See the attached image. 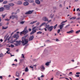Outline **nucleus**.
I'll list each match as a JSON object with an SVG mask.
<instances>
[{
  "label": "nucleus",
  "mask_w": 80,
  "mask_h": 80,
  "mask_svg": "<svg viewBox=\"0 0 80 80\" xmlns=\"http://www.w3.org/2000/svg\"><path fill=\"white\" fill-rule=\"evenodd\" d=\"M17 33L18 34H17V35H18V34H19V32H17Z\"/></svg>",
  "instance_id": "nucleus-63"
},
{
  "label": "nucleus",
  "mask_w": 80,
  "mask_h": 80,
  "mask_svg": "<svg viewBox=\"0 0 80 80\" xmlns=\"http://www.w3.org/2000/svg\"><path fill=\"white\" fill-rule=\"evenodd\" d=\"M34 38V37L33 36H31L30 38H29V41H31V40H33V39Z\"/></svg>",
  "instance_id": "nucleus-8"
},
{
  "label": "nucleus",
  "mask_w": 80,
  "mask_h": 80,
  "mask_svg": "<svg viewBox=\"0 0 80 80\" xmlns=\"http://www.w3.org/2000/svg\"><path fill=\"white\" fill-rule=\"evenodd\" d=\"M11 47H12V48L14 47V45L13 44H11Z\"/></svg>",
  "instance_id": "nucleus-41"
},
{
  "label": "nucleus",
  "mask_w": 80,
  "mask_h": 80,
  "mask_svg": "<svg viewBox=\"0 0 80 80\" xmlns=\"http://www.w3.org/2000/svg\"><path fill=\"white\" fill-rule=\"evenodd\" d=\"M57 25H58L57 24L54 26H51L49 27L48 28V31H50V32H51V31H52V30H53V28H54V29H55V28H57Z\"/></svg>",
  "instance_id": "nucleus-3"
},
{
  "label": "nucleus",
  "mask_w": 80,
  "mask_h": 80,
  "mask_svg": "<svg viewBox=\"0 0 80 80\" xmlns=\"http://www.w3.org/2000/svg\"><path fill=\"white\" fill-rule=\"evenodd\" d=\"M2 17H3V18H5V15H3V14H2Z\"/></svg>",
  "instance_id": "nucleus-35"
},
{
  "label": "nucleus",
  "mask_w": 80,
  "mask_h": 80,
  "mask_svg": "<svg viewBox=\"0 0 80 80\" xmlns=\"http://www.w3.org/2000/svg\"><path fill=\"white\" fill-rule=\"evenodd\" d=\"M27 28V27H26L24 28V30L20 32V35H22V34H23L25 35H26V34L28 32V30H26Z\"/></svg>",
  "instance_id": "nucleus-2"
},
{
  "label": "nucleus",
  "mask_w": 80,
  "mask_h": 80,
  "mask_svg": "<svg viewBox=\"0 0 80 80\" xmlns=\"http://www.w3.org/2000/svg\"><path fill=\"white\" fill-rule=\"evenodd\" d=\"M3 78V77H2V76H0V78L1 79H2V78Z\"/></svg>",
  "instance_id": "nucleus-60"
},
{
  "label": "nucleus",
  "mask_w": 80,
  "mask_h": 80,
  "mask_svg": "<svg viewBox=\"0 0 80 80\" xmlns=\"http://www.w3.org/2000/svg\"><path fill=\"white\" fill-rule=\"evenodd\" d=\"M23 4L24 6H27L28 5L29 3L28 2H24Z\"/></svg>",
  "instance_id": "nucleus-10"
},
{
  "label": "nucleus",
  "mask_w": 80,
  "mask_h": 80,
  "mask_svg": "<svg viewBox=\"0 0 80 80\" xmlns=\"http://www.w3.org/2000/svg\"><path fill=\"white\" fill-rule=\"evenodd\" d=\"M30 3H33V0H31L30 1Z\"/></svg>",
  "instance_id": "nucleus-38"
},
{
  "label": "nucleus",
  "mask_w": 80,
  "mask_h": 80,
  "mask_svg": "<svg viewBox=\"0 0 80 80\" xmlns=\"http://www.w3.org/2000/svg\"><path fill=\"white\" fill-rule=\"evenodd\" d=\"M72 19H73V20H75V19H76V17H72Z\"/></svg>",
  "instance_id": "nucleus-45"
},
{
  "label": "nucleus",
  "mask_w": 80,
  "mask_h": 80,
  "mask_svg": "<svg viewBox=\"0 0 80 80\" xmlns=\"http://www.w3.org/2000/svg\"><path fill=\"white\" fill-rule=\"evenodd\" d=\"M17 4H18V5H21L22 4V2L20 1H18L17 2Z\"/></svg>",
  "instance_id": "nucleus-16"
},
{
  "label": "nucleus",
  "mask_w": 80,
  "mask_h": 80,
  "mask_svg": "<svg viewBox=\"0 0 80 80\" xmlns=\"http://www.w3.org/2000/svg\"><path fill=\"white\" fill-rule=\"evenodd\" d=\"M32 5H33L34 6H35V3H32Z\"/></svg>",
  "instance_id": "nucleus-59"
},
{
  "label": "nucleus",
  "mask_w": 80,
  "mask_h": 80,
  "mask_svg": "<svg viewBox=\"0 0 80 80\" xmlns=\"http://www.w3.org/2000/svg\"><path fill=\"white\" fill-rule=\"evenodd\" d=\"M69 26H70V25L69 24L68 25H67L65 27V28H67V27H69Z\"/></svg>",
  "instance_id": "nucleus-43"
},
{
  "label": "nucleus",
  "mask_w": 80,
  "mask_h": 80,
  "mask_svg": "<svg viewBox=\"0 0 80 80\" xmlns=\"http://www.w3.org/2000/svg\"><path fill=\"white\" fill-rule=\"evenodd\" d=\"M27 36H28V35H26L22 37V41H21V40H19V41H16L17 40H18V38H19V36L17 35V34H16L13 36V38H16V39L12 41V43H14V42H16L17 43H14V45L16 46H20V45H22H22L24 46V45H25L26 44H27V43H28V39H26V37H27Z\"/></svg>",
  "instance_id": "nucleus-1"
},
{
  "label": "nucleus",
  "mask_w": 80,
  "mask_h": 80,
  "mask_svg": "<svg viewBox=\"0 0 80 80\" xmlns=\"http://www.w3.org/2000/svg\"><path fill=\"white\" fill-rule=\"evenodd\" d=\"M49 26H50V25H46V28H47V29H48V28Z\"/></svg>",
  "instance_id": "nucleus-31"
},
{
  "label": "nucleus",
  "mask_w": 80,
  "mask_h": 80,
  "mask_svg": "<svg viewBox=\"0 0 80 80\" xmlns=\"http://www.w3.org/2000/svg\"><path fill=\"white\" fill-rule=\"evenodd\" d=\"M4 56L5 55L2 53L0 54V57H4Z\"/></svg>",
  "instance_id": "nucleus-20"
},
{
  "label": "nucleus",
  "mask_w": 80,
  "mask_h": 80,
  "mask_svg": "<svg viewBox=\"0 0 80 80\" xmlns=\"http://www.w3.org/2000/svg\"><path fill=\"white\" fill-rule=\"evenodd\" d=\"M65 78V79H66V80H69L68 79V78Z\"/></svg>",
  "instance_id": "nucleus-64"
},
{
  "label": "nucleus",
  "mask_w": 80,
  "mask_h": 80,
  "mask_svg": "<svg viewBox=\"0 0 80 80\" xmlns=\"http://www.w3.org/2000/svg\"><path fill=\"white\" fill-rule=\"evenodd\" d=\"M33 12V10L32 11H28L26 12L25 14L27 15V14H32V13Z\"/></svg>",
  "instance_id": "nucleus-5"
},
{
  "label": "nucleus",
  "mask_w": 80,
  "mask_h": 80,
  "mask_svg": "<svg viewBox=\"0 0 80 80\" xmlns=\"http://www.w3.org/2000/svg\"><path fill=\"white\" fill-rule=\"evenodd\" d=\"M28 45V44H27V45H26L25 46V47L24 48V49H26V48H27V47Z\"/></svg>",
  "instance_id": "nucleus-42"
},
{
  "label": "nucleus",
  "mask_w": 80,
  "mask_h": 80,
  "mask_svg": "<svg viewBox=\"0 0 80 80\" xmlns=\"http://www.w3.org/2000/svg\"><path fill=\"white\" fill-rule=\"evenodd\" d=\"M7 3H8V1H5L3 2V4H7Z\"/></svg>",
  "instance_id": "nucleus-22"
},
{
  "label": "nucleus",
  "mask_w": 80,
  "mask_h": 80,
  "mask_svg": "<svg viewBox=\"0 0 80 80\" xmlns=\"http://www.w3.org/2000/svg\"><path fill=\"white\" fill-rule=\"evenodd\" d=\"M78 16H80V13H78Z\"/></svg>",
  "instance_id": "nucleus-58"
},
{
  "label": "nucleus",
  "mask_w": 80,
  "mask_h": 80,
  "mask_svg": "<svg viewBox=\"0 0 80 80\" xmlns=\"http://www.w3.org/2000/svg\"><path fill=\"white\" fill-rule=\"evenodd\" d=\"M75 77H80V75H76Z\"/></svg>",
  "instance_id": "nucleus-36"
},
{
  "label": "nucleus",
  "mask_w": 80,
  "mask_h": 80,
  "mask_svg": "<svg viewBox=\"0 0 80 80\" xmlns=\"http://www.w3.org/2000/svg\"><path fill=\"white\" fill-rule=\"evenodd\" d=\"M45 22H43L40 26V27H42V26H43V25H45Z\"/></svg>",
  "instance_id": "nucleus-24"
},
{
  "label": "nucleus",
  "mask_w": 80,
  "mask_h": 80,
  "mask_svg": "<svg viewBox=\"0 0 80 80\" xmlns=\"http://www.w3.org/2000/svg\"><path fill=\"white\" fill-rule=\"evenodd\" d=\"M41 69L42 70H45V67L43 66H41L40 67Z\"/></svg>",
  "instance_id": "nucleus-17"
},
{
  "label": "nucleus",
  "mask_w": 80,
  "mask_h": 80,
  "mask_svg": "<svg viewBox=\"0 0 80 80\" xmlns=\"http://www.w3.org/2000/svg\"><path fill=\"white\" fill-rule=\"evenodd\" d=\"M17 14V13H18V12H20V9H18L16 11Z\"/></svg>",
  "instance_id": "nucleus-32"
},
{
  "label": "nucleus",
  "mask_w": 80,
  "mask_h": 80,
  "mask_svg": "<svg viewBox=\"0 0 80 80\" xmlns=\"http://www.w3.org/2000/svg\"><path fill=\"white\" fill-rule=\"evenodd\" d=\"M6 53H8V54H10V52H8V51H7L6 52Z\"/></svg>",
  "instance_id": "nucleus-54"
},
{
  "label": "nucleus",
  "mask_w": 80,
  "mask_h": 80,
  "mask_svg": "<svg viewBox=\"0 0 80 80\" xmlns=\"http://www.w3.org/2000/svg\"><path fill=\"white\" fill-rule=\"evenodd\" d=\"M16 76L17 77L19 78L20 76V73L19 72H17L16 73Z\"/></svg>",
  "instance_id": "nucleus-6"
},
{
  "label": "nucleus",
  "mask_w": 80,
  "mask_h": 80,
  "mask_svg": "<svg viewBox=\"0 0 80 80\" xmlns=\"http://www.w3.org/2000/svg\"><path fill=\"white\" fill-rule=\"evenodd\" d=\"M52 14H51L50 16V17H51V18H53L54 16L52 15Z\"/></svg>",
  "instance_id": "nucleus-33"
},
{
  "label": "nucleus",
  "mask_w": 80,
  "mask_h": 80,
  "mask_svg": "<svg viewBox=\"0 0 80 80\" xmlns=\"http://www.w3.org/2000/svg\"><path fill=\"white\" fill-rule=\"evenodd\" d=\"M10 18H12V19H14V15H12L10 17Z\"/></svg>",
  "instance_id": "nucleus-21"
},
{
  "label": "nucleus",
  "mask_w": 80,
  "mask_h": 80,
  "mask_svg": "<svg viewBox=\"0 0 80 80\" xmlns=\"http://www.w3.org/2000/svg\"><path fill=\"white\" fill-rule=\"evenodd\" d=\"M33 23H34L33 22H30V24H33Z\"/></svg>",
  "instance_id": "nucleus-51"
},
{
  "label": "nucleus",
  "mask_w": 80,
  "mask_h": 80,
  "mask_svg": "<svg viewBox=\"0 0 80 80\" xmlns=\"http://www.w3.org/2000/svg\"><path fill=\"white\" fill-rule=\"evenodd\" d=\"M14 14H17V13H14V12H12V13H11V14L12 15H13V14H14Z\"/></svg>",
  "instance_id": "nucleus-46"
},
{
  "label": "nucleus",
  "mask_w": 80,
  "mask_h": 80,
  "mask_svg": "<svg viewBox=\"0 0 80 80\" xmlns=\"http://www.w3.org/2000/svg\"><path fill=\"white\" fill-rule=\"evenodd\" d=\"M6 49H7V50L8 51H10V48H7Z\"/></svg>",
  "instance_id": "nucleus-40"
},
{
  "label": "nucleus",
  "mask_w": 80,
  "mask_h": 80,
  "mask_svg": "<svg viewBox=\"0 0 80 80\" xmlns=\"http://www.w3.org/2000/svg\"><path fill=\"white\" fill-rule=\"evenodd\" d=\"M25 22V21H22L21 22H20V24H23V23H24Z\"/></svg>",
  "instance_id": "nucleus-28"
},
{
  "label": "nucleus",
  "mask_w": 80,
  "mask_h": 80,
  "mask_svg": "<svg viewBox=\"0 0 80 80\" xmlns=\"http://www.w3.org/2000/svg\"><path fill=\"white\" fill-rule=\"evenodd\" d=\"M36 29H34L32 30V31L31 32L30 35H32L33 34V33H35V32H36Z\"/></svg>",
  "instance_id": "nucleus-9"
},
{
  "label": "nucleus",
  "mask_w": 80,
  "mask_h": 80,
  "mask_svg": "<svg viewBox=\"0 0 80 80\" xmlns=\"http://www.w3.org/2000/svg\"><path fill=\"white\" fill-rule=\"evenodd\" d=\"M37 22V21H33V22L34 23H36V22Z\"/></svg>",
  "instance_id": "nucleus-61"
},
{
  "label": "nucleus",
  "mask_w": 80,
  "mask_h": 80,
  "mask_svg": "<svg viewBox=\"0 0 80 80\" xmlns=\"http://www.w3.org/2000/svg\"><path fill=\"white\" fill-rule=\"evenodd\" d=\"M28 30L29 31V32H31V31H32V29H31V28H29Z\"/></svg>",
  "instance_id": "nucleus-50"
},
{
  "label": "nucleus",
  "mask_w": 80,
  "mask_h": 80,
  "mask_svg": "<svg viewBox=\"0 0 80 80\" xmlns=\"http://www.w3.org/2000/svg\"><path fill=\"white\" fill-rule=\"evenodd\" d=\"M3 2V0H0V2Z\"/></svg>",
  "instance_id": "nucleus-62"
},
{
  "label": "nucleus",
  "mask_w": 80,
  "mask_h": 80,
  "mask_svg": "<svg viewBox=\"0 0 80 80\" xmlns=\"http://www.w3.org/2000/svg\"><path fill=\"white\" fill-rule=\"evenodd\" d=\"M42 32L41 31H39L38 32H37V35H38V34H42Z\"/></svg>",
  "instance_id": "nucleus-25"
},
{
  "label": "nucleus",
  "mask_w": 80,
  "mask_h": 80,
  "mask_svg": "<svg viewBox=\"0 0 80 80\" xmlns=\"http://www.w3.org/2000/svg\"><path fill=\"white\" fill-rule=\"evenodd\" d=\"M3 7L7 10H9L10 8V6L8 5H4Z\"/></svg>",
  "instance_id": "nucleus-4"
},
{
  "label": "nucleus",
  "mask_w": 80,
  "mask_h": 80,
  "mask_svg": "<svg viewBox=\"0 0 80 80\" xmlns=\"http://www.w3.org/2000/svg\"><path fill=\"white\" fill-rule=\"evenodd\" d=\"M45 42H48V43H51L52 42L50 41V40H46L45 41Z\"/></svg>",
  "instance_id": "nucleus-26"
},
{
  "label": "nucleus",
  "mask_w": 80,
  "mask_h": 80,
  "mask_svg": "<svg viewBox=\"0 0 80 80\" xmlns=\"http://www.w3.org/2000/svg\"><path fill=\"white\" fill-rule=\"evenodd\" d=\"M79 32H80V30L76 31L75 33L77 34V33H79Z\"/></svg>",
  "instance_id": "nucleus-30"
},
{
  "label": "nucleus",
  "mask_w": 80,
  "mask_h": 80,
  "mask_svg": "<svg viewBox=\"0 0 80 80\" xmlns=\"http://www.w3.org/2000/svg\"><path fill=\"white\" fill-rule=\"evenodd\" d=\"M14 18H16V19H17H17L18 18V16L17 15H14Z\"/></svg>",
  "instance_id": "nucleus-27"
},
{
  "label": "nucleus",
  "mask_w": 80,
  "mask_h": 80,
  "mask_svg": "<svg viewBox=\"0 0 80 80\" xmlns=\"http://www.w3.org/2000/svg\"><path fill=\"white\" fill-rule=\"evenodd\" d=\"M33 62H37V59H34L33 60Z\"/></svg>",
  "instance_id": "nucleus-44"
},
{
  "label": "nucleus",
  "mask_w": 80,
  "mask_h": 80,
  "mask_svg": "<svg viewBox=\"0 0 80 80\" xmlns=\"http://www.w3.org/2000/svg\"><path fill=\"white\" fill-rule=\"evenodd\" d=\"M59 74H60L59 72H57L56 73V74L57 75H59Z\"/></svg>",
  "instance_id": "nucleus-39"
},
{
  "label": "nucleus",
  "mask_w": 80,
  "mask_h": 80,
  "mask_svg": "<svg viewBox=\"0 0 80 80\" xmlns=\"http://www.w3.org/2000/svg\"><path fill=\"white\" fill-rule=\"evenodd\" d=\"M64 25H65V24H61L60 25L59 27L61 30H62V28L63 27V26H64Z\"/></svg>",
  "instance_id": "nucleus-11"
},
{
  "label": "nucleus",
  "mask_w": 80,
  "mask_h": 80,
  "mask_svg": "<svg viewBox=\"0 0 80 80\" xmlns=\"http://www.w3.org/2000/svg\"><path fill=\"white\" fill-rule=\"evenodd\" d=\"M80 73L79 72H77L76 73V74H77V75H79V74H80Z\"/></svg>",
  "instance_id": "nucleus-49"
},
{
  "label": "nucleus",
  "mask_w": 80,
  "mask_h": 80,
  "mask_svg": "<svg viewBox=\"0 0 80 80\" xmlns=\"http://www.w3.org/2000/svg\"><path fill=\"white\" fill-rule=\"evenodd\" d=\"M5 20H7V21H8H8H9L10 20V19H5Z\"/></svg>",
  "instance_id": "nucleus-52"
},
{
  "label": "nucleus",
  "mask_w": 80,
  "mask_h": 80,
  "mask_svg": "<svg viewBox=\"0 0 80 80\" xmlns=\"http://www.w3.org/2000/svg\"><path fill=\"white\" fill-rule=\"evenodd\" d=\"M80 18H77V20H80Z\"/></svg>",
  "instance_id": "nucleus-57"
},
{
  "label": "nucleus",
  "mask_w": 80,
  "mask_h": 80,
  "mask_svg": "<svg viewBox=\"0 0 80 80\" xmlns=\"http://www.w3.org/2000/svg\"><path fill=\"white\" fill-rule=\"evenodd\" d=\"M22 58H25V57H24V54H22Z\"/></svg>",
  "instance_id": "nucleus-37"
},
{
  "label": "nucleus",
  "mask_w": 80,
  "mask_h": 80,
  "mask_svg": "<svg viewBox=\"0 0 80 80\" xmlns=\"http://www.w3.org/2000/svg\"><path fill=\"white\" fill-rule=\"evenodd\" d=\"M25 72H27L28 71V67H27L25 69Z\"/></svg>",
  "instance_id": "nucleus-23"
},
{
  "label": "nucleus",
  "mask_w": 80,
  "mask_h": 80,
  "mask_svg": "<svg viewBox=\"0 0 80 80\" xmlns=\"http://www.w3.org/2000/svg\"><path fill=\"white\" fill-rule=\"evenodd\" d=\"M50 63H51V62H47L45 63V65L46 66H48L50 65Z\"/></svg>",
  "instance_id": "nucleus-15"
},
{
  "label": "nucleus",
  "mask_w": 80,
  "mask_h": 80,
  "mask_svg": "<svg viewBox=\"0 0 80 80\" xmlns=\"http://www.w3.org/2000/svg\"><path fill=\"white\" fill-rule=\"evenodd\" d=\"M38 80H41L40 79V77H38Z\"/></svg>",
  "instance_id": "nucleus-55"
},
{
  "label": "nucleus",
  "mask_w": 80,
  "mask_h": 80,
  "mask_svg": "<svg viewBox=\"0 0 80 80\" xmlns=\"http://www.w3.org/2000/svg\"><path fill=\"white\" fill-rule=\"evenodd\" d=\"M39 24H40V22H38V23H37L36 25H38Z\"/></svg>",
  "instance_id": "nucleus-48"
},
{
  "label": "nucleus",
  "mask_w": 80,
  "mask_h": 80,
  "mask_svg": "<svg viewBox=\"0 0 80 80\" xmlns=\"http://www.w3.org/2000/svg\"><path fill=\"white\" fill-rule=\"evenodd\" d=\"M35 2L36 3H37L38 5H39V4L40 3V1L38 0H36Z\"/></svg>",
  "instance_id": "nucleus-13"
},
{
  "label": "nucleus",
  "mask_w": 80,
  "mask_h": 80,
  "mask_svg": "<svg viewBox=\"0 0 80 80\" xmlns=\"http://www.w3.org/2000/svg\"><path fill=\"white\" fill-rule=\"evenodd\" d=\"M8 26H6L5 27H4L3 26L2 27V29L4 30H5L6 29H7V28H8Z\"/></svg>",
  "instance_id": "nucleus-19"
},
{
  "label": "nucleus",
  "mask_w": 80,
  "mask_h": 80,
  "mask_svg": "<svg viewBox=\"0 0 80 80\" xmlns=\"http://www.w3.org/2000/svg\"><path fill=\"white\" fill-rule=\"evenodd\" d=\"M60 32V29H59L58 31V33H59Z\"/></svg>",
  "instance_id": "nucleus-34"
},
{
  "label": "nucleus",
  "mask_w": 80,
  "mask_h": 80,
  "mask_svg": "<svg viewBox=\"0 0 80 80\" xmlns=\"http://www.w3.org/2000/svg\"><path fill=\"white\" fill-rule=\"evenodd\" d=\"M14 62L15 61L16 62H18L17 59H16L15 60H14Z\"/></svg>",
  "instance_id": "nucleus-56"
},
{
  "label": "nucleus",
  "mask_w": 80,
  "mask_h": 80,
  "mask_svg": "<svg viewBox=\"0 0 80 80\" xmlns=\"http://www.w3.org/2000/svg\"><path fill=\"white\" fill-rule=\"evenodd\" d=\"M42 20L45 22L47 21L48 20V18L46 17H44L42 18Z\"/></svg>",
  "instance_id": "nucleus-7"
},
{
  "label": "nucleus",
  "mask_w": 80,
  "mask_h": 80,
  "mask_svg": "<svg viewBox=\"0 0 80 80\" xmlns=\"http://www.w3.org/2000/svg\"><path fill=\"white\" fill-rule=\"evenodd\" d=\"M36 28V27H34L32 28V30H35V29Z\"/></svg>",
  "instance_id": "nucleus-47"
},
{
  "label": "nucleus",
  "mask_w": 80,
  "mask_h": 80,
  "mask_svg": "<svg viewBox=\"0 0 80 80\" xmlns=\"http://www.w3.org/2000/svg\"><path fill=\"white\" fill-rule=\"evenodd\" d=\"M40 77H42V78H43V77H44V75H42Z\"/></svg>",
  "instance_id": "nucleus-53"
},
{
  "label": "nucleus",
  "mask_w": 80,
  "mask_h": 80,
  "mask_svg": "<svg viewBox=\"0 0 80 80\" xmlns=\"http://www.w3.org/2000/svg\"><path fill=\"white\" fill-rule=\"evenodd\" d=\"M5 9V8L3 7H2L0 8V12H2L3 10H4V9Z\"/></svg>",
  "instance_id": "nucleus-14"
},
{
  "label": "nucleus",
  "mask_w": 80,
  "mask_h": 80,
  "mask_svg": "<svg viewBox=\"0 0 80 80\" xmlns=\"http://www.w3.org/2000/svg\"><path fill=\"white\" fill-rule=\"evenodd\" d=\"M67 22V20H66L65 21H62V23H61V24H62V23H65V22Z\"/></svg>",
  "instance_id": "nucleus-29"
},
{
  "label": "nucleus",
  "mask_w": 80,
  "mask_h": 80,
  "mask_svg": "<svg viewBox=\"0 0 80 80\" xmlns=\"http://www.w3.org/2000/svg\"><path fill=\"white\" fill-rule=\"evenodd\" d=\"M73 32H74L73 30H71V31H69L67 32V33L68 34L72 33H73Z\"/></svg>",
  "instance_id": "nucleus-12"
},
{
  "label": "nucleus",
  "mask_w": 80,
  "mask_h": 80,
  "mask_svg": "<svg viewBox=\"0 0 80 80\" xmlns=\"http://www.w3.org/2000/svg\"><path fill=\"white\" fill-rule=\"evenodd\" d=\"M8 5H10L11 7H12L13 6V5H14V4L13 3H9V4H8Z\"/></svg>",
  "instance_id": "nucleus-18"
}]
</instances>
